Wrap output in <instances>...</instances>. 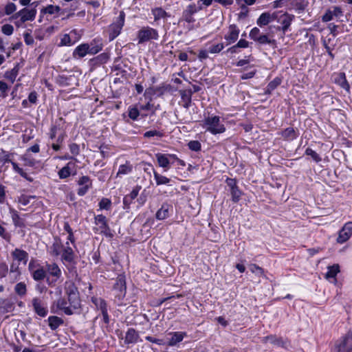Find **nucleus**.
<instances>
[{
	"label": "nucleus",
	"instance_id": "obj_24",
	"mask_svg": "<svg viewBox=\"0 0 352 352\" xmlns=\"http://www.w3.org/2000/svg\"><path fill=\"white\" fill-rule=\"evenodd\" d=\"M201 6H197L195 4L189 5L184 12V15L186 18V21L188 22L191 21V16L201 10Z\"/></svg>",
	"mask_w": 352,
	"mask_h": 352
},
{
	"label": "nucleus",
	"instance_id": "obj_64",
	"mask_svg": "<svg viewBox=\"0 0 352 352\" xmlns=\"http://www.w3.org/2000/svg\"><path fill=\"white\" fill-rule=\"evenodd\" d=\"M23 36H24V41H25V43L28 45H32L34 44V38L32 36V35L30 34V33L29 32H25L24 34H23Z\"/></svg>",
	"mask_w": 352,
	"mask_h": 352
},
{
	"label": "nucleus",
	"instance_id": "obj_20",
	"mask_svg": "<svg viewBox=\"0 0 352 352\" xmlns=\"http://www.w3.org/2000/svg\"><path fill=\"white\" fill-rule=\"evenodd\" d=\"M264 340L265 342H270L274 345L277 346H280L283 348L287 347V341L284 340L280 337H277L274 335H270L264 338Z\"/></svg>",
	"mask_w": 352,
	"mask_h": 352
},
{
	"label": "nucleus",
	"instance_id": "obj_6",
	"mask_svg": "<svg viewBox=\"0 0 352 352\" xmlns=\"http://www.w3.org/2000/svg\"><path fill=\"white\" fill-rule=\"evenodd\" d=\"M46 273L47 272L50 276L54 277L50 280L49 278H47V283L50 286H54L57 281L61 277L62 272L58 265L55 263H47L45 266Z\"/></svg>",
	"mask_w": 352,
	"mask_h": 352
},
{
	"label": "nucleus",
	"instance_id": "obj_16",
	"mask_svg": "<svg viewBox=\"0 0 352 352\" xmlns=\"http://www.w3.org/2000/svg\"><path fill=\"white\" fill-rule=\"evenodd\" d=\"M169 335L171 336V338L167 344L170 346H174L183 340L184 338L186 336V333L182 331H175L169 333Z\"/></svg>",
	"mask_w": 352,
	"mask_h": 352
},
{
	"label": "nucleus",
	"instance_id": "obj_37",
	"mask_svg": "<svg viewBox=\"0 0 352 352\" xmlns=\"http://www.w3.org/2000/svg\"><path fill=\"white\" fill-rule=\"evenodd\" d=\"M152 13L154 16V19L155 21H157L162 18H166L168 16L166 12L162 8H156L152 10Z\"/></svg>",
	"mask_w": 352,
	"mask_h": 352
},
{
	"label": "nucleus",
	"instance_id": "obj_38",
	"mask_svg": "<svg viewBox=\"0 0 352 352\" xmlns=\"http://www.w3.org/2000/svg\"><path fill=\"white\" fill-rule=\"evenodd\" d=\"M19 65H16L13 69H12L10 71H8L6 74L5 77L10 80L12 83L14 82L18 73H19Z\"/></svg>",
	"mask_w": 352,
	"mask_h": 352
},
{
	"label": "nucleus",
	"instance_id": "obj_48",
	"mask_svg": "<svg viewBox=\"0 0 352 352\" xmlns=\"http://www.w3.org/2000/svg\"><path fill=\"white\" fill-rule=\"evenodd\" d=\"M223 47L224 46L223 43H218L210 46L208 49V52L211 54L219 53L223 49Z\"/></svg>",
	"mask_w": 352,
	"mask_h": 352
},
{
	"label": "nucleus",
	"instance_id": "obj_14",
	"mask_svg": "<svg viewBox=\"0 0 352 352\" xmlns=\"http://www.w3.org/2000/svg\"><path fill=\"white\" fill-rule=\"evenodd\" d=\"M140 340L138 332L133 328L128 329L124 338L126 344H135Z\"/></svg>",
	"mask_w": 352,
	"mask_h": 352
},
{
	"label": "nucleus",
	"instance_id": "obj_36",
	"mask_svg": "<svg viewBox=\"0 0 352 352\" xmlns=\"http://www.w3.org/2000/svg\"><path fill=\"white\" fill-rule=\"evenodd\" d=\"M14 292L19 296H24L27 293V287L25 283L20 282L14 286Z\"/></svg>",
	"mask_w": 352,
	"mask_h": 352
},
{
	"label": "nucleus",
	"instance_id": "obj_13",
	"mask_svg": "<svg viewBox=\"0 0 352 352\" xmlns=\"http://www.w3.org/2000/svg\"><path fill=\"white\" fill-rule=\"evenodd\" d=\"M34 311L36 314L41 317H45L47 314V309L46 307L43 306L41 300L35 297L32 300Z\"/></svg>",
	"mask_w": 352,
	"mask_h": 352
},
{
	"label": "nucleus",
	"instance_id": "obj_9",
	"mask_svg": "<svg viewBox=\"0 0 352 352\" xmlns=\"http://www.w3.org/2000/svg\"><path fill=\"white\" fill-rule=\"evenodd\" d=\"M36 10L35 9L23 8L12 16L13 19L21 17V23L27 21H33L36 16Z\"/></svg>",
	"mask_w": 352,
	"mask_h": 352
},
{
	"label": "nucleus",
	"instance_id": "obj_63",
	"mask_svg": "<svg viewBox=\"0 0 352 352\" xmlns=\"http://www.w3.org/2000/svg\"><path fill=\"white\" fill-rule=\"evenodd\" d=\"M69 150L71 153L74 155H78L80 153V147L76 143H72L69 144Z\"/></svg>",
	"mask_w": 352,
	"mask_h": 352
},
{
	"label": "nucleus",
	"instance_id": "obj_46",
	"mask_svg": "<svg viewBox=\"0 0 352 352\" xmlns=\"http://www.w3.org/2000/svg\"><path fill=\"white\" fill-rule=\"evenodd\" d=\"M305 154L311 157V158L316 162H319L321 161V157L319 155L310 148H307L305 151Z\"/></svg>",
	"mask_w": 352,
	"mask_h": 352
},
{
	"label": "nucleus",
	"instance_id": "obj_31",
	"mask_svg": "<svg viewBox=\"0 0 352 352\" xmlns=\"http://www.w3.org/2000/svg\"><path fill=\"white\" fill-rule=\"evenodd\" d=\"M156 159L159 165L164 168H168L169 167V160L168 157L165 154L157 153L155 155Z\"/></svg>",
	"mask_w": 352,
	"mask_h": 352
},
{
	"label": "nucleus",
	"instance_id": "obj_28",
	"mask_svg": "<svg viewBox=\"0 0 352 352\" xmlns=\"http://www.w3.org/2000/svg\"><path fill=\"white\" fill-rule=\"evenodd\" d=\"M50 328L54 331L64 323L63 320L56 316H51L47 319Z\"/></svg>",
	"mask_w": 352,
	"mask_h": 352
},
{
	"label": "nucleus",
	"instance_id": "obj_54",
	"mask_svg": "<svg viewBox=\"0 0 352 352\" xmlns=\"http://www.w3.org/2000/svg\"><path fill=\"white\" fill-rule=\"evenodd\" d=\"M8 85L3 81H0V91L1 92V96L2 98H6L8 96Z\"/></svg>",
	"mask_w": 352,
	"mask_h": 352
},
{
	"label": "nucleus",
	"instance_id": "obj_59",
	"mask_svg": "<svg viewBox=\"0 0 352 352\" xmlns=\"http://www.w3.org/2000/svg\"><path fill=\"white\" fill-rule=\"evenodd\" d=\"M16 10V5L13 3H9L5 8L6 14L9 15Z\"/></svg>",
	"mask_w": 352,
	"mask_h": 352
},
{
	"label": "nucleus",
	"instance_id": "obj_42",
	"mask_svg": "<svg viewBox=\"0 0 352 352\" xmlns=\"http://www.w3.org/2000/svg\"><path fill=\"white\" fill-rule=\"evenodd\" d=\"M154 177L157 185L166 184L170 182V179L163 175L154 172Z\"/></svg>",
	"mask_w": 352,
	"mask_h": 352
},
{
	"label": "nucleus",
	"instance_id": "obj_18",
	"mask_svg": "<svg viewBox=\"0 0 352 352\" xmlns=\"http://www.w3.org/2000/svg\"><path fill=\"white\" fill-rule=\"evenodd\" d=\"M239 34V30L235 25H231L229 27L228 33L225 36V39L228 41V44L234 43Z\"/></svg>",
	"mask_w": 352,
	"mask_h": 352
},
{
	"label": "nucleus",
	"instance_id": "obj_62",
	"mask_svg": "<svg viewBox=\"0 0 352 352\" xmlns=\"http://www.w3.org/2000/svg\"><path fill=\"white\" fill-rule=\"evenodd\" d=\"M0 236L7 241H10L11 236L9 233L6 232V229L0 225Z\"/></svg>",
	"mask_w": 352,
	"mask_h": 352
},
{
	"label": "nucleus",
	"instance_id": "obj_55",
	"mask_svg": "<svg viewBox=\"0 0 352 352\" xmlns=\"http://www.w3.org/2000/svg\"><path fill=\"white\" fill-rule=\"evenodd\" d=\"M12 166L13 167V169L14 171H16L17 173H19L21 176H22L24 178H27V173L23 171V170L20 168L16 163L14 162H11Z\"/></svg>",
	"mask_w": 352,
	"mask_h": 352
},
{
	"label": "nucleus",
	"instance_id": "obj_15",
	"mask_svg": "<svg viewBox=\"0 0 352 352\" xmlns=\"http://www.w3.org/2000/svg\"><path fill=\"white\" fill-rule=\"evenodd\" d=\"M94 219L95 223L99 226L101 232L107 234V233L110 231V228L108 226L106 217L102 214H98L95 216Z\"/></svg>",
	"mask_w": 352,
	"mask_h": 352
},
{
	"label": "nucleus",
	"instance_id": "obj_25",
	"mask_svg": "<svg viewBox=\"0 0 352 352\" xmlns=\"http://www.w3.org/2000/svg\"><path fill=\"white\" fill-rule=\"evenodd\" d=\"M89 54V44L83 43L78 45L74 51V57L82 58Z\"/></svg>",
	"mask_w": 352,
	"mask_h": 352
},
{
	"label": "nucleus",
	"instance_id": "obj_22",
	"mask_svg": "<svg viewBox=\"0 0 352 352\" xmlns=\"http://www.w3.org/2000/svg\"><path fill=\"white\" fill-rule=\"evenodd\" d=\"M334 82L338 85H340L342 88L344 89L346 91L349 92L350 86L346 79V76L344 73L340 72L337 74L335 76Z\"/></svg>",
	"mask_w": 352,
	"mask_h": 352
},
{
	"label": "nucleus",
	"instance_id": "obj_41",
	"mask_svg": "<svg viewBox=\"0 0 352 352\" xmlns=\"http://www.w3.org/2000/svg\"><path fill=\"white\" fill-rule=\"evenodd\" d=\"M69 166V163L58 171V176L60 179H65L70 175L71 171Z\"/></svg>",
	"mask_w": 352,
	"mask_h": 352
},
{
	"label": "nucleus",
	"instance_id": "obj_33",
	"mask_svg": "<svg viewBox=\"0 0 352 352\" xmlns=\"http://www.w3.org/2000/svg\"><path fill=\"white\" fill-rule=\"evenodd\" d=\"M272 35H270V34H262L259 36V38H258L256 41L260 44L274 45L276 43V41L272 38Z\"/></svg>",
	"mask_w": 352,
	"mask_h": 352
},
{
	"label": "nucleus",
	"instance_id": "obj_53",
	"mask_svg": "<svg viewBox=\"0 0 352 352\" xmlns=\"http://www.w3.org/2000/svg\"><path fill=\"white\" fill-rule=\"evenodd\" d=\"M8 272V267L6 263H0V278L6 276Z\"/></svg>",
	"mask_w": 352,
	"mask_h": 352
},
{
	"label": "nucleus",
	"instance_id": "obj_40",
	"mask_svg": "<svg viewBox=\"0 0 352 352\" xmlns=\"http://www.w3.org/2000/svg\"><path fill=\"white\" fill-rule=\"evenodd\" d=\"M281 83V79L280 78H275L271 81L267 87L266 92L270 93L272 91L275 89Z\"/></svg>",
	"mask_w": 352,
	"mask_h": 352
},
{
	"label": "nucleus",
	"instance_id": "obj_32",
	"mask_svg": "<svg viewBox=\"0 0 352 352\" xmlns=\"http://www.w3.org/2000/svg\"><path fill=\"white\" fill-rule=\"evenodd\" d=\"M281 135L286 140H292L297 137L295 130L291 127L287 128L283 131Z\"/></svg>",
	"mask_w": 352,
	"mask_h": 352
},
{
	"label": "nucleus",
	"instance_id": "obj_19",
	"mask_svg": "<svg viewBox=\"0 0 352 352\" xmlns=\"http://www.w3.org/2000/svg\"><path fill=\"white\" fill-rule=\"evenodd\" d=\"M229 190L231 192L232 198H239L241 196V192L236 186V182L234 179L228 178L226 180Z\"/></svg>",
	"mask_w": 352,
	"mask_h": 352
},
{
	"label": "nucleus",
	"instance_id": "obj_30",
	"mask_svg": "<svg viewBox=\"0 0 352 352\" xmlns=\"http://www.w3.org/2000/svg\"><path fill=\"white\" fill-rule=\"evenodd\" d=\"M63 244L60 239L56 240L50 248V254L54 256L60 255Z\"/></svg>",
	"mask_w": 352,
	"mask_h": 352
},
{
	"label": "nucleus",
	"instance_id": "obj_45",
	"mask_svg": "<svg viewBox=\"0 0 352 352\" xmlns=\"http://www.w3.org/2000/svg\"><path fill=\"white\" fill-rule=\"evenodd\" d=\"M102 45L100 44H94L93 43L91 45H89V54H96L102 50Z\"/></svg>",
	"mask_w": 352,
	"mask_h": 352
},
{
	"label": "nucleus",
	"instance_id": "obj_11",
	"mask_svg": "<svg viewBox=\"0 0 352 352\" xmlns=\"http://www.w3.org/2000/svg\"><path fill=\"white\" fill-rule=\"evenodd\" d=\"M126 279L124 275L118 276L116 283L113 285V289L118 292L117 296L123 298L126 294Z\"/></svg>",
	"mask_w": 352,
	"mask_h": 352
},
{
	"label": "nucleus",
	"instance_id": "obj_51",
	"mask_svg": "<svg viewBox=\"0 0 352 352\" xmlns=\"http://www.w3.org/2000/svg\"><path fill=\"white\" fill-rule=\"evenodd\" d=\"M1 31L4 34L10 36L13 33L14 28L12 25L5 24L2 26Z\"/></svg>",
	"mask_w": 352,
	"mask_h": 352
},
{
	"label": "nucleus",
	"instance_id": "obj_39",
	"mask_svg": "<svg viewBox=\"0 0 352 352\" xmlns=\"http://www.w3.org/2000/svg\"><path fill=\"white\" fill-rule=\"evenodd\" d=\"M109 54L107 52H104L97 56L94 60L96 63L104 64L109 60Z\"/></svg>",
	"mask_w": 352,
	"mask_h": 352
},
{
	"label": "nucleus",
	"instance_id": "obj_29",
	"mask_svg": "<svg viewBox=\"0 0 352 352\" xmlns=\"http://www.w3.org/2000/svg\"><path fill=\"white\" fill-rule=\"evenodd\" d=\"M340 272V266L338 264H334L327 267V272L325 274V278L329 279L334 278L335 282L337 281L336 276Z\"/></svg>",
	"mask_w": 352,
	"mask_h": 352
},
{
	"label": "nucleus",
	"instance_id": "obj_61",
	"mask_svg": "<svg viewBox=\"0 0 352 352\" xmlns=\"http://www.w3.org/2000/svg\"><path fill=\"white\" fill-rule=\"evenodd\" d=\"M10 273H12V274H14L15 278H16V277L18 276H19L20 274H21L19 270V265H18V264L14 263H12L10 265Z\"/></svg>",
	"mask_w": 352,
	"mask_h": 352
},
{
	"label": "nucleus",
	"instance_id": "obj_10",
	"mask_svg": "<svg viewBox=\"0 0 352 352\" xmlns=\"http://www.w3.org/2000/svg\"><path fill=\"white\" fill-rule=\"evenodd\" d=\"M78 195L83 196L92 187V181L88 176H82L78 181Z\"/></svg>",
	"mask_w": 352,
	"mask_h": 352
},
{
	"label": "nucleus",
	"instance_id": "obj_4",
	"mask_svg": "<svg viewBox=\"0 0 352 352\" xmlns=\"http://www.w3.org/2000/svg\"><path fill=\"white\" fill-rule=\"evenodd\" d=\"M204 124L207 126V130L212 134L221 133L226 130L224 126L220 124L219 117L217 116L206 118Z\"/></svg>",
	"mask_w": 352,
	"mask_h": 352
},
{
	"label": "nucleus",
	"instance_id": "obj_57",
	"mask_svg": "<svg viewBox=\"0 0 352 352\" xmlns=\"http://www.w3.org/2000/svg\"><path fill=\"white\" fill-rule=\"evenodd\" d=\"M260 36V30L258 28H254L250 32V37L256 41Z\"/></svg>",
	"mask_w": 352,
	"mask_h": 352
},
{
	"label": "nucleus",
	"instance_id": "obj_26",
	"mask_svg": "<svg viewBox=\"0 0 352 352\" xmlns=\"http://www.w3.org/2000/svg\"><path fill=\"white\" fill-rule=\"evenodd\" d=\"M91 302L96 306V309L100 312L108 309V306L106 300L102 298L93 296L91 298Z\"/></svg>",
	"mask_w": 352,
	"mask_h": 352
},
{
	"label": "nucleus",
	"instance_id": "obj_8",
	"mask_svg": "<svg viewBox=\"0 0 352 352\" xmlns=\"http://www.w3.org/2000/svg\"><path fill=\"white\" fill-rule=\"evenodd\" d=\"M352 235V221L346 223L342 228L340 230L337 242L338 243H344L349 239Z\"/></svg>",
	"mask_w": 352,
	"mask_h": 352
},
{
	"label": "nucleus",
	"instance_id": "obj_34",
	"mask_svg": "<svg viewBox=\"0 0 352 352\" xmlns=\"http://www.w3.org/2000/svg\"><path fill=\"white\" fill-rule=\"evenodd\" d=\"M132 170V165L129 162H126L124 164L120 165L119 166V169L117 173V177H119L122 175H127L130 173Z\"/></svg>",
	"mask_w": 352,
	"mask_h": 352
},
{
	"label": "nucleus",
	"instance_id": "obj_21",
	"mask_svg": "<svg viewBox=\"0 0 352 352\" xmlns=\"http://www.w3.org/2000/svg\"><path fill=\"white\" fill-rule=\"evenodd\" d=\"M275 19L276 16L274 14H271L269 12H264L261 14L259 18L257 19L256 23L258 26L263 27L264 25H267Z\"/></svg>",
	"mask_w": 352,
	"mask_h": 352
},
{
	"label": "nucleus",
	"instance_id": "obj_3",
	"mask_svg": "<svg viewBox=\"0 0 352 352\" xmlns=\"http://www.w3.org/2000/svg\"><path fill=\"white\" fill-rule=\"evenodd\" d=\"M334 352H352V329L336 342Z\"/></svg>",
	"mask_w": 352,
	"mask_h": 352
},
{
	"label": "nucleus",
	"instance_id": "obj_1",
	"mask_svg": "<svg viewBox=\"0 0 352 352\" xmlns=\"http://www.w3.org/2000/svg\"><path fill=\"white\" fill-rule=\"evenodd\" d=\"M65 289L67 300L65 298H60L56 301V307L67 316L79 314L81 305L78 287L74 283L71 282L67 283Z\"/></svg>",
	"mask_w": 352,
	"mask_h": 352
},
{
	"label": "nucleus",
	"instance_id": "obj_23",
	"mask_svg": "<svg viewBox=\"0 0 352 352\" xmlns=\"http://www.w3.org/2000/svg\"><path fill=\"white\" fill-rule=\"evenodd\" d=\"M12 255L15 260L22 262L25 265L28 262V254L23 250L16 248L12 252Z\"/></svg>",
	"mask_w": 352,
	"mask_h": 352
},
{
	"label": "nucleus",
	"instance_id": "obj_12",
	"mask_svg": "<svg viewBox=\"0 0 352 352\" xmlns=\"http://www.w3.org/2000/svg\"><path fill=\"white\" fill-rule=\"evenodd\" d=\"M34 264L30 262L29 263V270L31 272V275L33 279L36 281L43 280L46 277V270L43 267L39 266L36 269L33 268Z\"/></svg>",
	"mask_w": 352,
	"mask_h": 352
},
{
	"label": "nucleus",
	"instance_id": "obj_47",
	"mask_svg": "<svg viewBox=\"0 0 352 352\" xmlns=\"http://www.w3.org/2000/svg\"><path fill=\"white\" fill-rule=\"evenodd\" d=\"M74 43L72 41V39L70 38V36L67 34H65L63 36L60 44V46H65V45H72Z\"/></svg>",
	"mask_w": 352,
	"mask_h": 352
},
{
	"label": "nucleus",
	"instance_id": "obj_5",
	"mask_svg": "<svg viewBox=\"0 0 352 352\" xmlns=\"http://www.w3.org/2000/svg\"><path fill=\"white\" fill-rule=\"evenodd\" d=\"M138 43H143L151 39L158 38L157 31L150 27L142 28L138 33Z\"/></svg>",
	"mask_w": 352,
	"mask_h": 352
},
{
	"label": "nucleus",
	"instance_id": "obj_56",
	"mask_svg": "<svg viewBox=\"0 0 352 352\" xmlns=\"http://www.w3.org/2000/svg\"><path fill=\"white\" fill-rule=\"evenodd\" d=\"M250 270L254 274L261 275L263 274V270L256 264H251L250 265Z\"/></svg>",
	"mask_w": 352,
	"mask_h": 352
},
{
	"label": "nucleus",
	"instance_id": "obj_49",
	"mask_svg": "<svg viewBox=\"0 0 352 352\" xmlns=\"http://www.w3.org/2000/svg\"><path fill=\"white\" fill-rule=\"evenodd\" d=\"M140 115L139 110L136 107H130L129 109V116L133 120H137Z\"/></svg>",
	"mask_w": 352,
	"mask_h": 352
},
{
	"label": "nucleus",
	"instance_id": "obj_43",
	"mask_svg": "<svg viewBox=\"0 0 352 352\" xmlns=\"http://www.w3.org/2000/svg\"><path fill=\"white\" fill-rule=\"evenodd\" d=\"M12 221L16 227H23V223L22 220L21 219L19 215L17 214L16 211H12Z\"/></svg>",
	"mask_w": 352,
	"mask_h": 352
},
{
	"label": "nucleus",
	"instance_id": "obj_17",
	"mask_svg": "<svg viewBox=\"0 0 352 352\" xmlns=\"http://www.w3.org/2000/svg\"><path fill=\"white\" fill-rule=\"evenodd\" d=\"M294 16L293 15L289 14L287 13H285L282 14L278 19L279 23L282 25V27H278V30H282L283 33H285V32L287 30L289 27L291 25V23L292 20L294 19Z\"/></svg>",
	"mask_w": 352,
	"mask_h": 352
},
{
	"label": "nucleus",
	"instance_id": "obj_44",
	"mask_svg": "<svg viewBox=\"0 0 352 352\" xmlns=\"http://www.w3.org/2000/svg\"><path fill=\"white\" fill-rule=\"evenodd\" d=\"M59 10H60V8L58 6L50 5V6H47V7L44 8L43 9H42V12L45 13V14H52L59 12Z\"/></svg>",
	"mask_w": 352,
	"mask_h": 352
},
{
	"label": "nucleus",
	"instance_id": "obj_60",
	"mask_svg": "<svg viewBox=\"0 0 352 352\" xmlns=\"http://www.w3.org/2000/svg\"><path fill=\"white\" fill-rule=\"evenodd\" d=\"M23 160L25 166H34L36 164L35 160L29 157L28 155H25V156L23 157Z\"/></svg>",
	"mask_w": 352,
	"mask_h": 352
},
{
	"label": "nucleus",
	"instance_id": "obj_27",
	"mask_svg": "<svg viewBox=\"0 0 352 352\" xmlns=\"http://www.w3.org/2000/svg\"><path fill=\"white\" fill-rule=\"evenodd\" d=\"M179 94L182 101L184 102L183 107L185 109H188L191 104L192 91L191 90H180Z\"/></svg>",
	"mask_w": 352,
	"mask_h": 352
},
{
	"label": "nucleus",
	"instance_id": "obj_50",
	"mask_svg": "<svg viewBox=\"0 0 352 352\" xmlns=\"http://www.w3.org/2000/svg\"><path fill=\"white\" fill-rule=\"evenodd\" d=\"M188 145V148L194 151H198L201 149V144L199 141H190Z\"/></svg>",
	"mask_w": 352,
	"mask_h": 352
},
{
	"label": "nucleus",
	"instance_id": "obj_2",
	"mask_svg": "<svg viewBox=\"0 0 352 352\" xmlns=\"http://www.w3.org/2000/svg\"><path fill=\"white\" fill-rule=\"evenodd\" d=\"M61 261L67 269L72 274H77L76 261H75V254L72 248L69 246L68 241L63 245L61 251Z\"/></svg>",
	"mask_w": 352,
	"mask_h": 352
},
{
	"label": "nucleus",
	"instance_id": "obj_58",
	"mask_svg": "<svg viewBox=\"0 0 352 352\" xmlns=\"http://www.w3.org/2000/svg\"><path fill=\"white\" fill-rule=\"evenodd\" d=\"M145 339L148 342L157 344L158 345H164L165 344L164 341L162 339H157L150 336H146Z\"/></svg>",
	"mask_w": 352,
	"mask_h": 352
},
{
	"label": "nucleus",
	"instance_id": "obj_52",
	"mask_svg": "<svg viewBox=\"0 0 352 352\" xmlns=\"http://www.w3.org/2000/svg\"><path fill=\"white\" fill-rule=\"evenodd\" d=\"M111 199H101L99 203L100 210H109L111 207Z\"/></svg>",
	"mask_w": 352,
	"mask_h": 352
},
{
	"label": "nucleus",
	"instance_id": "obj_7",
	"mask_svg": "<svg viewBox=\"0 0 352 352\" xmlns=\"http://www.w3.org/2000/svg\"><path fill=\"white\" fill-rule=\"evenodd\" d=\"M124 12H120L117 21L111 25L109 28V39L111 41L113 40L120 34L124 23Z\"/></svg>",
	"mask_w": 352,
	"mask_h": 352
},
{
	"label": "nucleus",
	"instance_id": "obj_35",
	"mask_svg": "<svg viewBox=\"0 0 352 352\" xmlns=\"http://www.w3.org/2000/svg\"><path fill=\"white\" fill-rule=\"evenodd\" d=\"M155 217L159 220L165 219L168 217V206L162 205V207L157 211Z\"/></svg>",
	"mask_w": 352,
	"mask_h": 352
}]
</instances>
